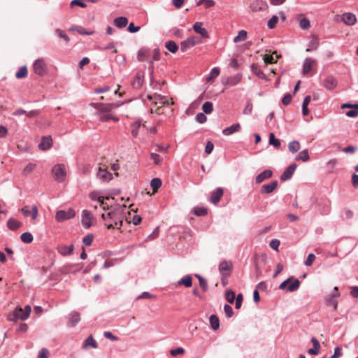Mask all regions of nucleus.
Wrapping results in <instances>:
<instances>
[{"label": "nucleus", "mask_w": 358, "mask_h": 358, "mask_svg": "<svg viewBox=\"0 0 358 358\" xmlns=\"http://www.w3.org/2000/svg\"><path fill=\"white\" fill-rule=\"evenodd\" d=\"M123 207V206L116 204L111 208V210L101 214V218L106 221L105 225L108 229H121L124 219Z\"/></svg>", "instance_id": "1"}, {"label": "nucleus", "mask_w": 358, "mask_h": 358, "mask_svg": "<svg viewBox=\"0 0 358 358\" xmlns=\"http://www.w3.org/2000/svg\"><path fill=\"white\" fill-rule=\"evenodd\" d=\"M33 69L36 74L43 76L48 73V65L43 58L37 59L33 65Z\"/></svg>", "instance_id": "2"}, {"label": "nucleus", "mask_w": 358, "mask_h": 358, "mask_svg": "<svg viewBox=\"0 0 358 358\" xmlns=\"http://www.w3.org/2000/svg\"><path fill=\"white\" fill-rule=\"evenodd\" d=\"M54 178L57 182H63L66 177V169L63 164H57L52 169Z\"/></svg>", "instance_id": "3"}, {"label": "nucleus", "mask_w": 358, "mask_h": 358, "mask_svg": "<svg viewBox=\"0 0 358 358\" xmlns=\"http://www.w3.org/2000/svg\"><path fill=\"white\" fill-rule=\"evenodd\" d=\"M76 215V212L73 208H69L68 210H59L56 213L55 218L58 222H63L71 218Z\"/></svg>", "instance_id": "4"}, {"label": "nucleus", "mask_w": 358, "mask_h": 358, "mask_svg": "<svg viewBox=\"0 0 358 358\" xmlns=\"http://www.w3.org/2000/svg\"><path fill=\"white\" fill-rule=\"evenodd\" d=\"M291 282L292 283L287 287V289L291 292L297 290L300 285V281L298 279L293 280L292 278H289L281 282L279 285V289H285L287 287V284Z\"/></svg>", "instance_id": "5"}, {"label": "nucleus", "mask_w": 358, "mask_h": 358, "mask_svg": "<svg viewBox=\"0 0 358 358\" xmlns=\"http://www.w3.org/2000/svg\"><path fill=\"white\" fill-rule=\"evenodd\" d=\"M268 8V5L265 0H255L250 5V8L253 12L264 11Z\"/></svg>", "instance_id": "6"}, {"label": "nucleus", "mask_w": 358, "mask_h": 358, "mask_svg": "<svg viewBox=\"0 0 358 358\" xmlns=\"http://www.w3.org/2000/svg\"><path fill=\"white\" fill-rule=\"evenodd\" d=\"M159 57H160V53H159V51L158 49H155L153 50H150V55L149 57L148 62L150 64H152V63L155 61H158L159 59ZM153 73H154V68H153V66L151 65L149 67V73H150V76L151 79L152 78Z\"/></svg>", "instance_id": "7"}, {"label": "nucleus", "mask_w": 358, "mask_h": 358, "mask_svg": "<svg viewBox=\"0 0 358 358\" xmlns=\"http://www.w3.org/2000/svg\"><path fill=\"white\" fill-rule=\"evenodd\" d=\"M296 169V164L295 163L290 164L281 174L280 180L282 181L289 180L292 177Z\"/></svg>", "instance_id": "8"}, {"label": "nucleus", "mask_w": 358, "mask_h": 358, "mask_svg": "<svg viewBox=\"0 0 358 358\" xmlns=\"http://www.w3.org/2000/svg\"><path fill=\"white\" fill-rule=\"evenodd\" d=\"M52 145V139L50 136H43L41 138L38 144V148L41 150H47L51 148Z\"/></svg>", "instance_id": "9"}, {"label": "nucleus", "mask_w": 358, "mask_h": 358, "mask_svg": "<svg viewBox=\"0 0 358 358\" xmlns=\"http://www.w3.org/2000/svg\"><path fill=\"white\" fill-rule=\"evenodd\" d=\"M82 224L86 229L90 228L92 225V215L88 210L82 211Z\"/></svg>", "instance_id": "10"}, {"label": "nucleus", "mask_w": 358, "mask_h": 358, "mask_svg": "<svg viewBox=\"0 0 358 358\" xmlns=\"http://www.w3.org/2000/svg\"><path fill=\"white\" fill-rule=\"evenodd\" d=\"M278 181L273 180L268 184H264L261 187L262 194H270L278 187Z\"/></svg>", "instance_id": "11"}, {"label": "nucleus", "mask_w": 358, "mask_h": 358, "mask_svg": "<svg viewBox=\"0 0 358 358\" xmlns=\"http://www.w3.org/2000/svg\"><path fill=\"white\" fill-rule=\"evenodd\" d=\"M341 20L347 25H353L357 22V17L352 13H345L342 15Z\"/></svg>", "instance_id": "12"}, {"label": "nucleus", "mask_w": 358, "mask_h": 358, "mask_svg": "<svg viewBox=\"0 0 358 358\" xmlns=\"http://www.w3.org/2000/svg\"><path fill=\"white\" fill-rule=\"evenodd\" d=\"M224 194L223 189L221 187L217 188L211 193L210 201L213 204H217L222 197Z\"/></svg>", "instance_id": "13"}, {"label": "nucleus", "mask_w": 358, "mask_h": 358, "mask_svg": "<svg viewBox=\"0 0 358 358\" xmlns=\"http://www.w3.org/2000/svg\"><path fill=\"white\" fill-rule=\"evenodd\" d=\"M273 176V172L270 169H266L257 175L255 178V182L257 184H259L263 181L271 178Z\"/></svg>", "instance_id": "14"}, {"label": "nucleus", "mask_w": 358, "mask_h": 358, "mask_svg": "<svg viewBox=\"0 0 358 358\" xmlns=\"http://www.w3.org/2000/svg\"><path fill=\"white\" fill-rule=\"evenodd\" d=\"M74 247L73 245L71 244L70 245H59L57 246L58 252L62 256H68L72 254L73 251Z\"/></svg>", "instance_id": "15"}, {"label": "nucleus", "mask_w": 358, "mask_h": 358, "mask_svg": "<svg viewBox=\"0 0 358 358\" xmlns=\"http://www.w3.org/2000/svg\"><path fill=\"white\" fill-rule=\"evenodd\" d=\"M202 22H196L193 25V29L195 32L199 34L202 38H207L209 37L208 33L205 28L202 27Z\"/></svg>", "instance_id": "16"}, {"label": "nucleus", "mask_w": 358, "mask_h": 358, "mask_svg": "<svg viewBox=\"0 0 358 358\" xmlns=\"http://www.w3.org/2000/svg\"><path fill=\"white\" fill-rule=\"evenodd\" d=\"M144 74L141 72H138L131 82V85L134 89H139L143 83Z\"/></svg>", "instance_id": "17"}, {"label": "nucleus", "mask_w": 358, "mask_h": 358, "mask_svg": "<svg viewBox=\"0 0 358 358\" xmlns=\"http://www.w3.org/2000/svg\"><path fill=\"white\" fill-rule=\"evenodd\" d=\"M24 315V311L23 309L20 307L17 306L15 310H13V313L9 315L8 320L10 321H17L18 320H22V317Z\"/></svg>", "instance_id": "18"}, {"label": "nucleus", "mask_w": 358, "mask_h": 358, "mask_svg": "<svg viewBox=\"0 0 358 358\" xmlns=\"http://www.w3.org/2000/svg\"><path fill=\"white\" fill-rule=\"evenodd\" d=\"M97 178L103 182H108L112 179V174L106 169H99Z\"/></svg>", "instance_id": "19"}, {"label": "nucleus", "mask_w": 358, "mask_h": 358, "mask_svg": "<svg viewBox=\"0 0 358 358\" xmlns=\"http://www.w3.org/2000/svg\"><path fill=\"white\" fill-rule=\"evenodd\" d=\"M150 55V50L147 48H142L138 50V55H137V59L138 61L143 62V61H148L149 59V57Z\"/></svg>", "instance_id": "20"}, {"label": "nucleus", "mask_w": 358, "mask_h": 358, "mask_svg": "<svg viewBox=\"0 0 358 358\" xmlns=\"http://www.w3.org/2000/svg\"><path fill=\"white\" fill-rule=\"evenodd\" d=\"M241 130V124L239 123H236L231 125L229 127H227L222 130V134L224 136H229L234 133L238 132Z\"/></svg>", "instance_id": "21"}, {"label": "nucleus", "mask_w": 358, "mask_h": 358, "mask_svg": "<svg viewBox=\"0 0 358 358\" xmlns=\"http://www.w3.org/2000/svg\"><path fill=\"white\" fill-rule=\"evenodd\" d=\"M311 342H312V343L313 345V348L308 349V353L310 354V355H317L319 354L320 350V348H321L320 342L315 337H313L311 338Z\"/></svg>", "instance_id": "22"}, {"label": "nucleus", "mask_w": 358, "mask_h": 358, "mask_svg": "<svg viewBox=\"0 0 358 358\" xmlns=\"http://www.w3.org/2000/svg\"><path fill=\"white\" fill-rule=\"evenodd\" d=\"M337 83V80L333 76H327L324 80V86L329 90L334 89Z\"/></svg>", "instance_id": "23"}, {"label": "nucleus", "mask_w": 358, "mask_h": 358, "mask_svg": "<svg viewBox=\"0 0 358 358\" xmlns=\"http://www.w3.org/2000/svg\"><path fill=\"white\" fill-rule=\"evenodd\" d=\"M232 270V264L229 261L223 260L219 265V271L222 273L223 271H229V273Z\"/></svg>", "instance_id": "24"}, {"label": "nucleus", "mask_w": 358, "mask_h": 358, "mask_svg": "<svg viewBox=\"0 0 358 358\" xmlns=\"http://www.w3.org/2000/svg\"><path fill=\"white\" fill-rule=\"evenodd\" d=\"M83 348H98L97 343L94 339V338L92 335L89 336L87 338V339L85 341Z\"/></svg>", "instance_id": "25"}, {"label": "nucleus", "mask_w": 358, "mask_h": 358, "mask_svg": "<svg viewBox=\"0 0 358 358\" xmlns=\"http://www.w3.org/2000/svg\"><path fill=\"white\" fill-rule=\"evenodd\" d=\"M252 72L257 76L260 79H266V75L264 73L259 69L258 64H252L251 66Z\"/></svg>", "instance_id": "26"}, {"label": "nucleus", "mask_w": 358, "mask_h": 358, "mask_svg": "<svg viewBox=\"0 0 358 358\" xmlns=\"http://www.w3.org/2000/svg\"><path fill=\"white\" fill-rule=\"evenodd\" d=\"M315 61L312 58H306L304 60L303 65V73L307 74L311 70L312 66L314 64Z\"/></svg>", "instance_id": "27"}, {"label": "nucleus", "mask_w": 358, "mask_h": 358, "mask_svg": "<svg viewBox=\"0 0 358 358\" xmlns=\"http://www.w3.org/2000/svg\"><path fill=\"white\" fill-rule=\"evenodd\" d=\"M178 285H184L186 287H190L192 285V278L190 275H186L182 278L178 282Z\"/></svg>", "instance_id": "28"}, {"label": "nucleus", "mask_w": 358, "mask_h": 358, "mask_svg": "<svg viewBox=\"0 0 358 358\" xmlns=\"http://www.w3.org/2000/svg\"><path fill=\"white\" fill-rule=\"evenodd\" d=\"M69 320L72 327H76L80 320V314L73 311L69 314Z\"/></svg>", "instance_id": "29"}, {"label": "nucleus", "mask_w": 358, "mask_h": 358, "mask_svg": "<svg viewBox=\"0 0 358 358\" xmlns=\"http://www.w3.org/2000/svg\"><path fill=\"white\" fill-rule=\"evenodd\" d=\"M209 322L211 328L213 330H217L220 327V320L216 315H211L209 317Z\"/></svg>", "instance_id": "30"}, {"label": "nucleus", "mask_w": 358, "mask_h": 358, "mask_svg": "<svg viewBox=\"0 0 358 358\" xmlns=\"http://www.w3.org/2000/svg\"><path fill=\"white\" fill-rule=\"evenodd\" d=\"M242 76L241 74H236L234 76L229 77L227 80V83L231 86H235L241 80Z\"/></svg>", "instance_id": "31"}, {"label": "nucleus", "mask_w": 358, "mask_h": 358, "mask_svg": "<svg viewBox=\"0 0 358 358\" xmlns=\"http://www.w3.org/2000/svg\"><path fill=\"white\" fill-rule=\"evenodd\" d=\"M128 20L126 17H118L114 20V24L119 28H123L127 26Z\"/></svg>", "instance_id": "32"}, {"label": "nucleus", "mask_w": 358, "mask_h": 358, "mask_svg": "<svg viewBox=\"0 0 358 358\" xmlns=\"http://www.w3.org/2000/svg\"><path fill=\"white\" fill-rule=\"evenodd\" d=\"M89 197L91 200L92 201H96L98 202H101L102 200H104V199H109V197L108 196H106V197H103V196H101L100 195V192H97V191H94V192H92L90 195H89Z\"/></svg>", "instance_id": "33"}, {"label": "nucleus", "mask_w": 358, "mask_h": 358, "mask_svg": "<svg viewBox=\"0 0 358 358\" xmlns=\"http://www.w3.org/2000/svg\"><path fill=\"white\" fill-rule=\"evenodd\" d=\"M21 226V222H18L17 220L10 218L7 221V227L10 230H16Z\"/></svg>", "instance_id": "34"}, {"label": "nucleus", "mask_w": 358, "mask_h": 358, "mask_svg": "<svg viewBox=\"0 0 358 358\" xmlns=\"http://www.w3.org/2000/svg\"><path fill=\"white\" fill-rule=\"evenodd\" d=\"M309 159H310V156H309L308 151L307 149L301 151L296 157V160H298V161L301 160L304 162H308L309 160Z\"/></svg>", "instance_id": "35"}, {"label": "nucleus", "mask_w": 358, "mask_h": 358, "mask_svg": "<svg viewBox=\"0 0 358 358\" xmlns=\"http://www.w3.org/2000/svg\"><path fill=\"white\" fill-rule=\"evenodd\" d=\"M162 182L161 179L158 178H155L150 181V187L152 189L153 192H156L158 189L162 186Z\"/></svg>", "instance_id": "36"}, {"label": "nucleus", "mask_w": 358, "mask_h": 358, "mask_svg": "<svg viewBox=\"0 0 358 358\" xmlns=\"http://www.w3.org/2000/svg\"><path fill=\"white\" fill-rule=\"evenodd\" d=\"M165 46L172 53L176 52L178 50V45L173 41H167Z\"/></svg>", "instance_id": "37"}, {"label": "nucleus", "mask_w": 358, "mask_h": 358, "mask_svg": "<svg viewBox=\"0 0 358 358\" xmlns=\"http://www.w3.org/2000/svg\"><path fill=\"white\" fill-rule=\"evenodd\" d=\"M20 239L23 243H30L33 241L34 237L30 232H24L21 234Z\"/></svg>", "instance_id": "38"}, {"label": "nucleus", "mask_w": 358, "mask_h": 358, "mask_svg": "<svg viewBox=\"0 0 358 358\" xmlns=\"http://www.w3.org/2000/svg\"><path fill=\"white\" fill-rule=\"evenodd\" d=\"M289 152L295 153L300 149V143L297 141H291L288 145Z\"/></svg>", "instance_id": "39"}, {"label": "nucleus", "mask_w": 358, "mask_h": 358, "mask_svg": "<svg viewBox=\"0 0 358 358\" xmlns=\"http://www.w3.org/2000/svg\"><path fill=\"white\" fill-rule=\"evenodd\" d=\"M247 38V31L245 30H241L238 31V35L234 37V42L238 43L244 41Z\"/></svg>", "instance_id": "40"}, {"label": "nucleus", "mask_w": 358, "mask_h": 358, "mask_svg": "<svg viewBox=\"0 0 358 358\" xmlns=\"http://www.w3.org/2000/svg\"><path fill=\"white\" fill-rule=\"evenodd\" d=\"M27 76V68L26 66H21L15 73V77L18 79L25 78Z\"/></svg>", "instance_id": "41"}, {"label": "nucleus", "mask_w": 358, "mask_h": 358, "mask_svg": "<svg viewBox=\"0 0 358 358\" xmlns=\"http://www.w3.org/2000/svg\"><path fill=\"white\" fill-rule=\"evenodd\" d=\"M220 73V69L218 67H214L210 71L209 74L208 75V76L206 78V80L210 81V80H213L214 78L217 77L219 76Z\"/></svg>", "instance_id": "42"}, {"label": "nucleus", "mask_w": 358, "mask_h": 358, "mask_svg": "<svg viewBox=\"0 0 358 358\" xmlns=\"http://www.w3.org/2000/svg\"><path fill=\"white\" fill-rule=\"evenodd\" d=\"M205 5L206 8H210L215 5V1L213 0H199L196 2V6Z\"/></svg>", "instance_id": "43"}, {"label": "nucleus", "mask_w": 358, "mask_h": 358, "mask_svg": "<svg viewBox=\"0 0 358 358\" xmlns=\"http://www.w3.org/2000/svg\"><path fill=\"white\" fill-rule=\"evenodd\" d=\"M192 47L193 45H192L188 38L182 41L180 43V50L182 52H186L187 50L192 48Z\"/></svg>", "instance_id": "44"}, {"label": "nucleus", "mask_w": 358, "mask_h": 358, "mask_svg": "<svg viewBox=\"0 0 358 358\" xmlns=\"http://www.w3.org/2000/svg\"><path fill=\"white\" fill-rule=\"evenodd\" d=\"M202 110L206 114L210 113L213 110V103L210 101H206L202 106Z\"/></svg>", "instance_id": "45"}, {"label": "nucleus", "mask_w": 358, "mask_h": 358, "mask_svg": "<svg viewBox=\"0 0 358 358\" xmlns=\"http://www.w3.org/2000/svg\"><path fill=\"white\" fill-rule=\"evenodd\" d=\"M278 58V56L277 55L275 57H274L273 55H265L264 57V61L266 64H273L277 62Z\"/></svg>", "instance_id": "46"}, {"label": "nucleus", "mask_w": 358, "mask_h": 358, "mask_svg": "<svg viewBox=\"0 0 358 358\" xmlns=\"http://www.w3.org/2000/svg\"><path fill=\"white\" fill-rule=\"evenodd\" d=\"M207 213V209L204 207L196 206L194 209V213L197 216L205 215Z\"/></svg>", "instance_id": "47"}, {"label": "nucleus", "mask_w": 358, "mask_h": 358, "mask_svg": "<svg viewBox=\"0 0 358 358\" xmlns=\"http://www.w3.org/2000/svg\"><path fill=\"white\" fill-rule=\"evenodd\" d=\"M269 144L273 145L275 148L280 146V141L275 138V135L273 133L269 134Z\"/></svg>", "instance_id": "48"}, {"label": "nucleus", "mask_w": 358, "mask_h": 358, "mask_svg": "<svg viewBox=\"0 0 358 358\" xmlns=\"http://www.w3.org/2000/svg\"><path fill=\"white\" fill-rule=\"evenodd\" d=\"M99 105H100V106L99 107V113H110L111 106H117V105H115V104H110V105L99 104Z\"/></svg>", "instance_id": "49"}, {"label": "nucleus", "mask_w": 358, "mask_h": 358, "mask_svg": "<svg viewBox=\"0 0 358 358\" xmlns=\"http://www.w3.org/2000/svg\"><path fill=\"white\" fill-rule=\"evenodd\" d=\"M225 296H226V300L229 303H233L236 299V294H235L234 292H233L231 290L227 291L226 294H225Z\"/></svg>", "instance_id": "50"}, {"label": "nucleus", "mask_w": 358, "mask_h": 358, "mask_svg": "<svg viewBox=\"0 0 358 358\" xmlns=\"http://www.w3.org/2000/svg\"><path fill=\"white\" fill-rule=\"evenodd\" d=\"M299 25L302 29L306 30L310 27V21L308 18L303 17L300 20Z\"/></svg>", "instance_id": "51"}, {"label": "nucleus", "mask_w": 358, "mask_h": 358, "mask_svg": "<svg viewBox=\"0 0 358 358\" xmlns=\"http://www.w3.org/2000/svg\"><path fill=\"white\" fill-rule=\"evenodd\" d=\"M278 17L277 15H273L271 18L268 21L267 26L269 29H274L278 22Z\"/></svg>", "instance_id": "52"}, {"label": "nucleus", "mask_w": 358, "mask_h": 358, "mask_svg": "<svg viewBox=\"0 0 358 358\" xmlns=\"http://www.w3.org/2000/svg\"><path fill=\"white\" fill-rule=\"evenodd\" d=\"M55 34L57 36H58L59 37H60L61 38H63L66 43L69 42V36L66 35V34L61 29H57L55 30Z\"/></svg>", "instance_id": "53"}, {"label": "nucleus", "mask_w": 358, "mask_h": 358, "mask_svg": "<svg viewBox=\"0 0 358 358\" xmlns=\"http://www.w3.org/2000/svg\"><path fill=\"white\" fill-rule=\"evenodd\" d=\"M150 159H152L155 162V164L159 165L162 164L163 161V158L157 153H151L150 155Z\"/></svg>", "instance_id": "54"}, {"label": "nucleus", "mask_w": 358, "mask_h": 358, "mask_svg": "<svg viewBox=\"0 0 358 358\" xmlns=\"http://www.w3.org/2000/svg\"><path fill=\"white\" fill-rule=\"evenodd\" d=\"M252 108H253V106H252V102L250 101H248L246 102V104H245V108H244L243 113L245 115H250L252 112Z\"/></svg>", "instance_id": "55"}, {"label": "nucleus", "mask_w": 358, "mask_h": 358, "mask_svg": "<svg viewBox=\"0 0 358 358\" xmlns=\"http://www.w3.org/2000/svg\"><path fill=\"white\" fill-rule=\"evenodd\" d=\"M76 30L81 35H92L94 32L93 30H86L82 27H77Z\"/></svg>", "instance_id": "56"}, {"label": "nucleus", "mask_w": 358, "mask_h": 358, "mask_svg": "<svg viewBox=\"0 0 358 358\" xmlns=\"http://www.w3.org/2000/svg\"><path fill=\"white\" fill-rule=\"evenodd\" d=\"M318 47V41L317 38H313L308 44V48H307V51L315 50Z\"/></svg>", "instance_id": "57"}, {"label": "nucleus", "mask_w": 358, "mask_h": 358, "mask_svg": "<svg viewBox=\"0 0 358 358\" xmlns=\"http://www.w3.org/2000/svg\"><path fill=\"white\" fill-rule=\"evenodd\" d=\"M141 127V122H136L133 125H132V130H131V134L134 137H136L138 134V129Z\"/></svg>", "instance_id": "58"}, {"label": "nucleus", "mask_w": 358, "mask_h": 358, "mask_svg": "<svg viewBox=\"0 0 358 358\" xmlns=\"http://www.w3.org/2000/svg\"><path fill=\"white\" fill-rule=\"evenodd\" d=\"M93 239L94 236L92 234H89L83 238V242L86 245H90L93 241Z\"/></svg>", "instance_id": "59"}, {"label": "nucleus", "mask_w": 358, "mask_h": 358, "mask_svg": "<svg viewBox=\"0 0 358 358\" xmlns=\"http://www.w3.org/2000/svg\"><path fill=\"white\" fill-rule=\"evenodd\" d=\"M224 313H225L226 315L228 317H232V315L234 314V311H233L232 307L230 305L225 304L224 306Z\"/></svg>", "instance_id": "60"}, {"label": "nucleus", "mask_w": 358, "mask_h": 358, "mask_svg": "<svg viewBox=\"0 0 358 358\" xmlns=\"http://www.w3.org/2000/svg\"><path fill=\"white\" fill-rule=\"evenodd\" d=\"M196 120L201 124H203L206 122L207 117L203 113H199L196 115Z\"/></svg>", "instance_id": "61"}, {"label": "nucleus", "mask_w": 358, "mask_h": 358, "mask_svg": "<svg viewBox=\"0 0 358 358\" xmlns=\"http://www.w3.org/2000/svg\"><path fill=\"white\" fill-rule=\"evenodd\" d=\"M36 167V164H32V163H29L23 169V173L24 174H27V173H31V171H34V169H35Z\"/></svg>", "instance_id": "62"}, {"label": "nucleus", "mask_w": 358, "mask_h": 358, "mask_svg": "<svg viewBox=\"0 0 358 358\" xmlns=\"http://www.w3.org/2000/svg\"><path fill=\"white\" fill-rule=\"evenodd\" d=\"M292 95L289 93H287L283 96V98L282 99V103L285 106H288L292 102Z\"/></svg>", "instance_id": "63"}, {"label": "nucleus", "mask_w": 358, "mask_h": 358, "mask_svg": "<svg viewBox=\"0 0 358 358\" xmlns=\"http://www.w3.org/2000/svg\"><path fill=\"white\" fill-rule=\"evenodd\" d=\"M346 115L350 117H357L358 116V108H352V110H350L346 113Z\"/></svg>", "instance_id": "64"}]
</instances>
